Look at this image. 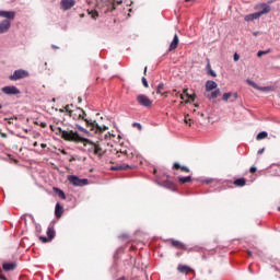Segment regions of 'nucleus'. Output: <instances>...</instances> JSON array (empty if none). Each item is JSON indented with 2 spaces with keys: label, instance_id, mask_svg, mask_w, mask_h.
Listing matches in <instances>:
<instances>
[{
  "label": "nucleus",
  "instance_id": "obj_10",
  "mask_svg": "<svg viewBox=\"0 0 280 280\" xmlns=\"http://www.w3.org/2000/svg\"><path fill=\"white\" fill-rule=\"evenodd\" d=\"M170 242L171 246H173L174 248H177L178 250H187V246H185V244L180 241L170 240Z\"/></svg>",
  "mask_w": 280,
  "mask_h": 280
},
{
  "label": "nucleus",
  "instance_id": "obj_61",
  "mask_svg": "<svg viewBox=\"0 0 280 280\" xmlns=\"http://www.w3.org/2000/svg\"><path fill=\"white\" fill-rule=\"evenodd\" d=\"M0 108H2L1 104H0Z\"/></svg>",
  "mask_w": 280,
  "mask_h": 280
},
{
  "label": "nucleus",
  "instance_id": "obj_34",
  "mask_svg": "<svg viewBox=\"0 0 280 280\" xmlns=\"http://www.w3.org/2000/svg\"><path fill=\"white\" fill-rule=\"evenodd\" d=\"M39 240L40 242H43V244H47V242H51L47 236H39Z\"/></svg>",
  "mask_w": 280,
  "mask_h": 280
},
{
  "label": "nucleus",
  "instance_id": "obj_6",
  "mask_svg": "<svg viewBox=\"0 0 280 280\" xmlns=\"http://www.w3.org/2000/svg\"><path fill=\"white\" fill-rule=\"evenodd\" d=\"M25 78H30V72H27V70L20 69L15 70L13 74L9 77V80H11V82H16V80H23Z\"/></svg>",
  "mask_w": 280,
  "mask_h": 280
},
{
  "label": "nucleus",
  "instance_id": "obj_14",
  "mask_svg": "<svg viewBox=\"0 0 280 280\" xmlns=\"http://www.w3.org/2000/svg\"><path fill=\"white\" fill-rule=\"evenodd\" d=\"M218 89V83L215 81H207L206 82V91L207 93H211V91H215Z\"/></svg>",
  "mask_w": 280,
  "mask_h": 280
},
{
  "label": "nucleus",
  "instance_id": "obj_33",
  "mask_svg": "<svg viewBox=\"0 0 280 280\" xmlns=\"http://www.w3.org/2000/svg\"><path fill=\"white\" fill-rule=\"evenodd\" d=\"M142 84H143L144 89L150 88V84L148 83V79H145V77H142Z\"/></svg>",
  "mask_w": 280,
  "mask_h": 280
},
{
  "label": "nucleus",
  "instance_id": "obj_1",
  "mask_svg": "<svg viewBox=\"0 0 280 280\" xmlns=\"http://www.w3.org/2000/svg\"><path fill=\"white\" fill-rule=\"evenodd\" d=\"M61 139H63L65 141H71L72 143H83L84 148H88V152H90L91 154H94V156H104V154H106V151L104 150V148H102V142L96 141L93 142L90 139L86 138H82L80 133H78V131H73V130H65L63 135L61 136Z\"/></svg>",
  "mask_w": 280,
  "mask_h": 280
},
{
  "label": "nucleus",
  "instance_id": "obj_41",
  "mask_svg": "<svg viewBox=\"0 0 280 280\" xmlns=\"http://www.w3.org/2000/svg\"><path fill=\"white\" fill-rule=\"evenodd\" d=\"M249 172H250V174H255V172H257V167L252 166V167L249 168Z\"/></svg>",
  "mask_w": 280,
  "mask_h": 280
},
{
  "label": "nucleus",
  "instance_id": "obj_31",
  "mask_svg": "<svg viewBox=\"0 0 280 280\" xmlns=\"http://www.w3.org/2000/svg\"><path fill=\"white\" fill-rule=\"evenodd\" d=\"M71 107H73V105H66L65 109H60V113H67L69 115V113L73 112L71 110Z\"/></svg>",
  "mask_w": 280,
  "mask_h": 280
},
{
  "label": "nucleus",
  "instance_id": "obj_55",
  "mask_svg": "<svg viewBox=\"0 0 280 280\" xmlns=\"http://www.w3.org/2000/svg\"><path fill=\"white\" fill-rule=\"evenodd\" d=\"M180 100H185V96L183 94L179 95Z\"/></svg>",
  "mask_w": 280,
  "mask_h": 280
},
{
  "label": "nucleus",
  "instance_id": "obj_53",
  "mask_svg": "<svg viewBox=\"0 0 280 280\" xmlns=\"http://www.w3.org/2000/svg\"><path fill=\"white\" fill-rule=\"evenodd\" d=\"M79 104L82 103V97H78Z\"/></svg>",
  "mask_w": 280,
  "mask_h": 280
},
{
  "label": "nucleus",
  "instance_id": "obj_26",
  "mask_svg": "<svg viewBox=\"0 0 280 280\" xmlns=\"http://www.w3.org/2000/svg\"><path fill=\"white\" fill-rule=\"evenodd\" d=\"M89 15H90L91 19H93L94 21H97V19H100V13H98L96 10L89 11Z\"/></svg>",
  "mask_w": 280,
  "mask_h": 280
},
{
  "label": "nucleus",
  "instance_id": "obj_44",
  "mask_svg": "<svg viewBox=\"0 0 280 280\" xmlns=\"http://www.w3.org/2000/svg\"><path fill=\"white\" fill-rule=\"evenodd\" d=\"M133 126H135L136 128H139V130H141V124L135 122Z\"/></svg>",
  "mask_w": 280,
  "mask_h": 280
},
{
  "label": "nucleus",
  "instance_id": "obj_57",
  "mask_svg": "<svg viewBox=\"0 0 280 280\" xmlns=\"http://www.w3.org/2000/svg\"><path fill=\"white\" fill-rule=\"evenodd\" d=\"M162 95H164L165 97H167V92L162 93Z\"/></svg>",
  "mask_w": 280,
  "mask_h": 280
},
{
  "label": "nucleus",
  "instance_id": "obj_54",
  "mask_svg": "<svg viewBox=\"0 0 280 280\" xmlns=\"http://www.w3.org/2000/svg\"><path fill=\"white\" fill-rule=\"evenodd\" d=\"M191 1H196V0H185L186 3H189V2H191Z\"/></svg>",
  "mask_w": 280,
  "mask_h": 280
},
{
  "label": "nucleus",
  "instance_id": "obj_30",
  "mask_svg": "<svg viewBox=\"0 0 280 280\" xmlns=\"http://www.w3.org/2000/svg\"><path fill=\"white\" fill-rule=\"evenodd\" d=\"M272 51V49H267V50H259L258 52H257V56H258V58H261L262 56H266V54H270Z\"/></svg>",
  "mask_w": 280,
  "mask_h": 280
},
{
  "label": "nucleus",
  "instance_id": "obj_28",
  "mask_svg": "<svg viewBox=\"0 0 280 280\" xmlns=\"http://www.w3.org/2000/svg\"><path fill=\"white\" fill-rule=\"evenodd\" d=\"M267 138H268V132L266 131L259 132L256 137L257 141H261V139H267Z\"/></svg>",
  "mask_w": 280,
  "mask_h": 280
},
{
  "label": "nucleus",
  "instance_id": "obj_38",
  "mask_svg": "<svg viewBox=\"0 0 280 280\" xmlns=\"http://www.w3.org/2000/svg\"><path fill=\"white\" fill-rule=\"evenodd\" d=\"M189 115L185 116V124H189L191 126V119H188Z\"/></svg>",
  "mask_w": 280,
  "mask_h": 280
},
{
  "label": "nucleus",
  "instance_id": "obj_60",
  "mask_svg": "<svg viewBox=\"0 0 280 280\" xmlns=\"http://www.w3.org/2000/svg\"><path fill=\"white\" fill-rule=\"evenodd\" d=\"M184 93H187V89H186V90H184Z\"/></svg>",
  "mask_w": 280,
  "mask_h": 280
},
{
  "label": "nucleus",
  "instance_id": "obj_47",
  "mask_svg": "<svg viewBox=\"0 0 280 280\" xmlns=\"http://www.w3.org/2000/svg\"><path fill=\"white\" fill-rule=\"evenodd\" d=\"M247 255H248V257H253V252L247 250Z\"/></svg>",
  "mask_w": 280,
  "mask_h": 280
},
{
  "label": "nucleus",
  "instance_id": "obj_16",
  "mask_svg": "<svg viewBox=\"0 0 280 280\" xmlns=\"http://www.w3.org/2000/svg\"><path fill=\"white\" fill-rule=\"evenodd\" d=\"M178 272H182V275H189L194 272V269H191L189 266L186 265H179L177 267Z\"/></svg>",
  "mask_w": 280,
  "mask_h": 280
},
{
  "label": "nucleus",
  "instance_id": "obj_19",
  "mask_svg": "<svg viewBox=\"0 0 280 280\" xmlns=\"http://www.w3.org/2000/svg\"><path fill=\"white\" fill-rule=\"evenodd\" d=\"M206 97H208V100H218V97H220V89L214 90L210 94H206Z\"/></svg>",
  "mask_w": 280,
  "mask_h": 280
},
{
  "label": "nucleus",
  "instance_id": "obj_32",
  "mask_svg": "<svg viewBox=\"0 0 280 280\" xmlns=\"http://www.w3.org/2000/svg\"><path fill=\"white\" fill-rule=\"evenodd\" d=\"M207 69L209 71V75H212V78H215V72L211 69V63H208Z\"/></svg>",
  "mask_w": 280,
  "mask_h": 280
},
{
  "label": "nucleus",
  "instance_id": "obj_5",
  "mask_svg": "<svg viewBox=\"0 0 280 280\" xmlns=\"http://www.w3.org/2000/svg\"><path fill=\"white\" fill-rule=\"evenodd\" d=\"M67 179L69 180V183H71V185H73V187H85V185H89V179H81L75 175H69Z\"/></svg>",
  "mask_w": 280,
  "mask_h": 280
},
{
  "label": "nucleus",
  "instance_id": "obj_15",
  "mask_svg": "<svg viewBox=\"0 0 280 280\" xmlns=\"http://www.w3.org/2000/svg\"><path fill=\"white\" fill-rule=\"evenodd\" d=\"M178 43H180V40L178 39V34H175L173 37V40L168 47V51H174L175 49H177Z\"/></svg>",
  "mask_w": 280,
  "mask_h": 280
},
{
  "label": "nucleus",
  "instance_id": "obj_48",
  "mask_svg": "<svg viewBox=\"0 0 280 280\" xmlns=\"http://www.w3.org/2000/svg\"><path fill=\"white\" fill-rule=\"evenodd\" d=\"M1 272H2V270L0 269V279H4L5 280L4 276L1 275Z\"/></svg>",
  "mask_w": 280,
  "mask_h": 280
},
{
  "label": "nucleus",
  "instance_id": "obj_12",
  "mask_svg": "<svg viewBox=\"0 0 280 280\" xmlns=\"http://www.w3.org/2000/svg\"><path fill=\"white\" fill-rule=\"evenodd\" d=\"M116 155L118 156V159H121V156H126L127 159H132V156H135V154L132 152H128V150H117L116 151Z\"/></svg>",
  "mask_w": 280,
  "mask_h": 280
},
{
  "label": "nucleus",
  "instance_id": "obj_50",
  "mask_svg": "<svg viewBox=\"0 0 280 280\" xmlns=\"http://www.w3.org/2000/svg\"><path fill=\"white\" fill-rule=\"evenodd\" d=\"M258 154H264V149L258 150Z\"/></svg>",
  "mask_w": 280,
  "mask_h": 280
},
{
  "label": "nucleus",
  "instance_id": "obj_35",
  "mask_svg": "<svg viewBox=\"0 0 280 280\" xmlns=\"http://www.w3.org/2000/svg\"><path fill=\"white\" fill-rule=\"evenodd\" d=\"M247 82L250 86H253V89H259V85H257V83H255L254 81L247 80Z\"/></svg>",
  "mask_w": 280,
  "mask_h": 280
},
{
  "label": "nucleus",
  "instance_id": "obj_22",
  "mask_svg": "<svg viewBox=\"0 0 280 280\" xmlns=\"http://www.w3.org/2000/svg\"><path fill=\"white\" fill-rule=\"evenodd\" d=\"M173 168L180 170L182 172H185L186 174H189V167L180 166V164L177 163V162L174 163Z\"/></svg>",
  "mask_w": 280,
  "mask_h": 280
},
{
  "label": "nucleus",
  "instance_id": "obj_17",
  "mask_svg": "<svg viewBox=\"0 0 280 280\" xmlns=\"http://www.w3.org/2000/svg\"><path fill=\"white\" fill-rule=\"evenodd\" d=\"M110 170H112L113 172L126 171V170H132V166H130V165H128V164H121V165L112 166Z\"/></svg>",
  "mask_w": 280,
  "mask_h": 280
},
{
  "label": "nucleus",
  "instance_id": "obj_4",
  "mask_svg": "<svg viewBox=\"0 0 280 280\" xmlns=\"http://www.w3.org/2000/svg\"><path fill=\"white\" fill-rule=\"evenodd\" d=\"M255 10H261V11L246 15L244 18V21L249 23V21H256L257 19H259L260 16H262V14H268L270 12V5L266 3H261L259 5H256Z\"/></svg>",
  "mask_w": 280,
  "mask_h": 280
},
{
  "label": "nucleus",
  "instance_id": "obj_21",
  "mask_svg": "<svg viewBox=\"0 0 280 280\" xmlns=\"http://www.w3.org/2000/svg\"><path fill=\"white\" fill-rule=\"evenodd\" d=\"M235 187H245L246 186V178L241 177L234 180Z\"/></svg>",
  "mask_w": 280,
  "mask_h": 280
},
{
  "label": "nucleus",
  "instance_id": "obj_58",
  "mask_svg": "<svg viewBox=\"0 0 280 280\" xmlns=\"http://www.w3.org/2000/svg\"><path fill=\"white\" fill-rule=\"evenodd\" d=\"M248 270H249V272H253V270L250 269V266L248 267Z\"/></svg>",
  "mask_w": 280,
  "mask_h": 280
},
{
  "label": "nucleus",
  "instance_id": "obj_51",
  "mask_svg": "<svg viewBox=\"0 0 280 280\" xmlns=\"http://www.w3.org/2000/svg\"><path fill=\"white\" fill-rule=\"evenodd\" d=\"M148 73V67L144 68V75Z\"/></svg>",
  "mask_w": 280,
  "mask_h": 280
},
{
  "label": "nucleus",
  "instance_id": "obj_8",
  "mask_svg": "<svg viewBox=\"0 0 280 280\" xmlns=\"http://www.w3.org/2000/svg\"><path fill=\"white\" fill-rule=\"evenodd\" d=\"M1 91L4 93V95H20L21 90L14 85L4 86L1 89Z\"/></svg>",
  "mask_w": 280,
  "mask_h": 280
},
{
  "label": "nucleus",
  "instance_id": "obj_18",
  "mask_svg": "<svg viewBox=\"0 0 280 280\" xmlns=\"http://www.w3.org/2000/svg\"><path fill=\"white\" fill-rule=\"evenodd\" d=\"M62 213H65V208L60 203H57L55 207L56 218H62Z\"/></svg>",
  "mask_w": 280,
  "mask_h": 280
},
{
  "label": "nucleus",
  "instance_id": "obj_39",
  "mask_svg": "<svg viewBox=\"0 0 280 280\" xmlns=\"http://www.w3.org/2000/svg\"><path fill=\"white\" fill-rule=\"evenodd\" d=\"M233 58H234V62H237V60H240V55L236 52L234 54Z\"/></svg>",
  "mask_w": 280,
  "mask_h": 280
},
{
  "label": "nucleus",
  "instance_id": "obj_13",
  "mask_svg": "<svg viewBox=\"0 0 280 280\" xmlns=\"http://www.w3.org/2000/svg\"><path fill=\"white\" fill-rule=\"evenodd\" d=\"M2 269L4 272H12V270H16V262H3Z\"/></svg>",
  "mask_w": 280,
  "mask_h": 280
},
{
  "label": "nucleus",
  "instance_id": "obj_59",
  "mask_svg": "<svg viewBox=\"0 0 280 280\" xmlns=\"http://www.w3.org/2000/svg\"><path fill=\"white\" fill-rule=\"evenodd\" d=\"M54 47V49H58V47L57 46H52Z\"/></svg>",
  "mask_w": 280,
  "mask_h": 280
},
{
  "label": "nucleus",
  "instance_id": "obj_9",
  "mask_svg": "<svg viewBox=\"0 0 280 280\" xmlns=\"http://www.w3.org/2000/svg\"><path fill=\"white\" fill-rule=\"evenodd\" d=\"M75 5V0H61V10L67 12V10H71Z\"/></svg>",
  "mask_w": 280,
  "mask_h": 280
},
{
  "label": "nucleus",
  "instance_id": "obj_23",
  "mask_svg": "<svg viewBox=\"0 0 280 280\" xmlns=\"http://www.w3.org/2000/svg\"><path fill=\"white\" fill-rule=\"evenodd\" d=\"M54 191L61 198L62 200H67V195H65V191H62L60 188H54Z\"/></svg>",
  "mask_w": 280,
  "mask_h": 280
},
{
  "label": "nucleus",
  "instance_id": "obj_43",
  "mask_svg": "<svg viewBox=\"0 0 280 280\" xmlns=\"http://www.w3.org/2000/svg\"><path fill=\"white\" fill-rule=\"evenodd\" d=\"M4 121H8L9 125H12V124H13V122H12V118H9V119H8V118H4Z\"/></svg>",
  "mask_w": 280,
  "mask_h": 280
},
{
  "label": "nucleus",
  "instance_id": "obj_20",
  "mask_svg": "<svg viewBox=\"0 0 280 280\" xmlns=\"http://www.w3.org/2000/svg\"><path fill=\"white\" fill-rule=\"evenodd\" d=\"M50 130L55 132V135H58L59 137H62L65 130L60 127H55L54 125H50Z\"/></svg>",
  "mask_w": 280,
  "mask_h": 280
},
{
  "label": "nucleus",
  "instance_id": "obj_3",
  "mask_svg": "<svg viewBox=\"0 0 280 280\" xmlns=\"http://www.w3.org/2000/svg\"><path fill=\"white\" fill-rule=\"evenodd\" d=\"M0 16H2L3 20L0 22V34H5L10 31V27H12V21L16 19V12L14 11H0Z\"/></svg>",
  "mask_w": 280,
  "mask_h": 280
},
{
  "label": "nucleus",
  "instance_id": "obj_2",
  "mask_svg": "<svg viewBox=\"0 0 280 280\" xmlns=\"http://www.w3.org/2000/svg\"><path fill=\"white\" fill-rule=\"evenodd\" d=\"M86 112H84V109L78 107L75 109H72V112H69V117H72V119H74V121H80L83 120L85 121L88 128H90V130L92 132H106V130H108V127L106 126H98L97 121H91L89 119L85 118Z\"/></svg>",
  "mask_w": 280,
  "mask_h": 280
},
{
  "label": "nucleus",
  "instance_id": "obj_52",
  "mask_svg": "<svg viewBox=\"0 0 280 280\" xmlns=\"http://www.w3.org/2000/svg\"><path fill=\"white\" fill-rule=\"evenodd\" d=\"M40 148H47V144L42 143V144H40Z\"/></svg>",
  "mask_w": 280,
  "mask_h": 280
},
{
  "label": "nucleus",
  "instance_id": "obj_27",
  "mask_svg": "<svg viewBox=\"0 0 280 280\" xmlns=\"http://www.w3.org/2000/svg\"><path fill=\"white\" fill-rule=\"evenodd\" d=\"M178 182L180 183V185H185V183H191V176L178 177Z\"/></svg>",
  "mask_w": 280,
  "mask_h": 280
},
{
  "label": "nucleus",
  "instance_id": "obj_42",
  "mask_svg": "<svg viewBox=\"0 0 280 280\" xmlns=\"http://www.w3.org/2000/svg\"><path fill=\"white\" fill-rule=\"evenodd\" d=\"M114 3H117V5H121L124 3V1H121V0H114Z\"/></svg>",
  "mask_w": 280,
  "mask_h": 280
},
{
  "label": "nucleus",
  "instance_id": "obj_24",
  "mask_svg": "<svg viewBox=\"0 0 280 280\" xmlns=\"http://www.w3.org/2000/svg\"><path fill=\"white\" fill-rule=\"evenodd\" d=\"M47 235H48L49 241L51 242V240H54V237H56V230H54V228H48Z\"/></svg>",
  "mask_w": 280,
  "mask_h": 280
},
{
  "label": "nucleus",
  "instance_id": "obj_56",
  "mask_svg": "<svg viewBox=\"0 0 280 280\" xmlns=\"http://www.w3.org/2000/svg\"><path fill=\"white\" fill-rule=\"evenodd\" d=\"M33 145L34 148H36L38 145V142H34Z\"/></svg>",
  "mask_w": 280,
  "mask_h": 280
},
{
  "label": "nucleus",
  "instance_id": "obj_45",
  "mask_svg": "<svg viewBox=\"0 0 280 280\" xmlns=\"http://www.w3.org/2000/svg\"><path fill=\"white\" fill-rule=\"evenodd\" d=\"M39 126H40L42 128H47V122H40Z\"/></svg>",
  "mask_w": 280,
  "mask_h": 280
},
{
  "label": "nucleus",
  "instance_id": "obj_46",
  "mask_svg": "<svg viewBox=\"0 0 280 280\" xmlns=\"http://www.w3.org/2000/svg\"><path fill=\"white\" fill-rule=\"evenodd\" d=\"M259 34H260V32L257 31V32H254V33H253V36H259Z\"/></svg>",
  "mask_w": 280,
  "mask_h": 280
},
{
  "label": "nucleus",
  "instance_id": "obj_7",
  "mask_svg": "<svg viewBox=\"0 0 280 280\" xmlns=\"http://www.w3.org/2000/svg\"><path fill=\"white\" fill-rule=\"evenodd\" d=\"M137 102L140 106L144 108H150L152 106V100L144 94H140L137 96Z\"/></svg>",
  "mask_w": 280,
  "mask_h": 280
},
{
  "label": "nucleus",
  "instance_id": "obj_37",
  "mask_svg": "<svg viewBox=\"0 0 280 280\" xmlns=\"http://www.w3.org/2000/svg\"><path fill=\"white\" fill-rule=\"evenodd\" d=\"M117 8L115 7V2L112 4V7L108 9V12H115Z\"/></svg>",
  "mask_w": 280,
  "mask_h": 280
},
{
  "label": "nucleus",
  "instance_id": "obj_49",
  "mask_svg": "<svg viewBox=\"0 0 280 280\" xmlns=\"http://www.w3.org/2000/svg\"><path fill=\"white\" fill-rule=\"evenodd\" d=\"M2 139H5L8 136L5 133H0Z\"/></svg>",
  "mask_w": 280,
  "mask_h": 280
},
{
  "label": "nucleus",
  "instance_id": "obj_40",
  "mask_svg": "<svg viewBox=\"0 0 280 280\" xmlns=\"http://www.w3.org/2000/svg\"><path fill=\"white\" fill-rule=\"evenodd\" d=\"M186 95H187L188 100H191L192 102H194V100H196V95L195 94L194 95H189V94L186 93Z\"/></svg>",
  "mask_w": 280,
  "mask_h": 280
},
{
  "label": "nucleus",
  "instance_id": "obj_25",
  "mask_svg": "<svg viewBox=\"0 0 280 280\" xmlns=\"http://www.w3.org/2000/svg\"><path fill=\"white\" fill-rule=\"evenodd\" d=\"M162 186L166 187V189H174L175 187L172 180H163Z\"/></svg>",
  "mask_w": 280,
  "mask_h": 280
},
{
  "label": "nucleus",
  "instance_id": "obj_11",
  "mask_svg": "<svg viewBox=\"0 0 280 280\" xmlns=\"http://www.w3.org/2000/svg\"><path fill=\"white\" fill-rule=\"evenodd\" d=\"M223 102H235V100H237V92L235 93H232V92H228V93H224L223 94V97H222Z\"/></svg>",
  "mask_w": 280,
  "mask_h": 280
},
{
  "label": "nucleus",
  "instance_id": "obj_29",
  "mask_svg": "<svg viewBox=\"0 0 280 280\" xmlns=\"http://www.w3.org/2000/svg\"><path fill=\"white\" fill-rule=\"evenodd\" d=\"M165 89V84L164 83H160L156 88V93L158 95H162L163 94V90Z\"/></svg>",
  "mask_w": 280,
  "mask_h": 280
},
{
  "label": "nucleus",
  "instance_id": "obj_36",
  "mask_svg": "<svg viewBox=\"0 0 280 280\" xmlns=\"http://www.w3.org/2000/svg\"><path fill=\"white\" fill-rule=\"evenodd\" d=\"M257 91H262V92H266V91H270V88L269 86H258L257 88Z\"/></svg>",
  "mask_w": 280,
  "mask_h": 280
}]
</instances>
